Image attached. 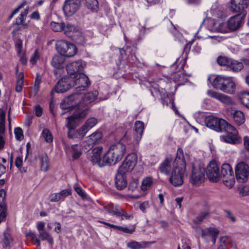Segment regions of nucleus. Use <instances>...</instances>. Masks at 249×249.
I'll list each match as a JSON object with an SVG mask.
<instances>
[{
    "instance_id": "nucleus-1",
    "label": "nucleus",
    "mask_w": 249,
    "mask_h": 249,
    "mask_svg": "<svg viewBox=\"0 0 249 249\" xmlns=\"http://www.w3.org/2000/svg\"><path fill=\"white\" fill-rule=\"evenodd\" d=\"M206 126L216 131L224 130L227 134L220 137L221 140L227 143L236 144L241 142V138L238 135L237 130L226 121L213 116H209L205 119Z\"/></svg>"
},
{
    "instance_id": "nucleus-2",
    "label": "nucleus",
    "mask_w": 249,
    "mask_h": 249,
    "mask_svg": "<svg viewBox=\"0 0 249 249\" xmlns=\"http://www.w3.org/2000/svg\"><path fill=\"white\" fill-rule=\"evenodd\" d=\"M177 166L173 169L169 178L170 182L175 186H179L183 183V177L186 171V161L182 149L178 148L177 152L175 162Z\"/></svg>"
},
{
    "instance_id": "nucleus-3",
    "label": "nucleus",
    "mask_w": 249,
    "mask_h": 249,
    "mask_svg": "<svg viewBox=\"0 0 249 249\" xmlns=\"http://www.w3.org/2000/svg\"><path fill=\"white\" fill-rule=\"evenodd\" d=\"M55 48L60 54L65 57H72L77 52V48L73 43L65 40L57 41L55 43Z\"/></svg>"
},
{
    "instance_id": "nucleus-4",
    "label": "nucleus",
    "mask_w": 249,
    "mask_h": 249,
    "mask_svg": "<svg viewBox=\"0 0 249 249\" xmlns=\"http://www.w3.org/2000/svg\"><path fill=\"white\" fill-rule=\"evenodd\" d=\"M82 94L74 93L64 98L60 105L61 108L64 110H71L75 107L82 106Z\"/></svg>"
},
{
    "instance_id": "nucleus-5",
    "label": "nucleus",
    "mask_w": 249,
    "mask_h": 249,
    "mask_svg": "<svg viewBox=\"0 0 249 249\" xmlns=\"http://www.w3.org/2000/svg\"><path fill=\"white\" fill-rule=\"evenodd\" d=\"M222 178L224 183L229 188L233 186L235 183L232 168L229 163H224L221 166L220 178Z\"/></svg>"
},
{
    "instance_id": "nucleus-6",
    "label": "nucleus",
    "mask_w": 249,
    "mask_h": 249,
    "mask_svg": "<svg viewBox=\"0 0 249 249\" xmlns=\"http://www.w3.org/2000/svg\"><path fill=\"white\" fill-rule=\"evenodd\" d=\"M137 162V156L134 153L128 154L118 170L123 174L132 171Z\"/></svg>"
},
{
    "instance_id": "nucleus-7",
    "label": "nucleus",
    "mask_w": 249,
    "mask_h": 249,
    "mask_svg": "<svg viewBox=\"0 0 249 249\" xmlns=\"http://www.w3.org/2000/svg\"><path fill=\"white\" fill-rule=\"evenodd\" d=\"M235 173L238 181L246 182L249 176V166L244 161L239 162L235 167Z\"/></svg>"
},
{
    "instance_id": "nucleus-8",
    "label": "nucleus",
    "mask_w": 249,
    "mask_h": 249,
    "mask_svg": "<svg viewBox=\"0 0 249 249\" xmlns=\"http://www.w3.org/2000/svg\"><path fill=\"white\" fill-rule=\"evenodd\" d=\"M72 78V83L73 87L75 86L78 90H84L90 84L88 77L83 72H79Z\"/></svg>"
},
{
    "instance_id": "nucleus-9",
    "label": "nucleus",
    "mask_w": 249,
    "mask_h": 249,
    "mask_svg": "<svg viewBox=\"0 0 249 249\" xmlns=\"http://www.w3.org/2000/svg\"><path fill=\"white\" fill-rule=\"evenodd\" d=\"M206 175L209 180L213 182H217L220 178L219 166L215 160L211 161L206 170Z\"/></svg>"
},
{
    "instance_id": "nucleus-10",
    "label": "nucleus",
    "mask_w": 249,
    "mask_h": 249,
    "mask_svg": "<svg viewBox=\"0 0 249 249\" xmlns=\"http://www.w3.org/2000/svg\"><path fill=\"white\" fill-rule=\"evenodd\" d=\"M72 78L69 76L63 77L59 80L55 86L53 91L57 93H64L73 87L72 83Z\"/></svg>"
},
{
    "instance_id": "nucleus-11",
    "label": "nucleus",
    "mask_w": 249,
    "mask_h": 249,
    "mask_svg": "<svg viewBox=\"0 0 249 249\" xmlns=\"http://www.w3.org/2000/svg\"><path fill=\"white\" fill-rule=\"evenodd\" d=\"M85 63L81 60H79L68 64L66 66V70L70 77H74L79 72H82Z\"/></svg>"
},
{
    "instance_id": "nucleus-12",
    "label": "nucleus",
    "mask_w": 249,
    "mask_h": 249,
    "mask_svg": "<svg viewBox=\"0 0 249 249\" xmlns=\"http://www.w3.org/2000/svg\"><path fill=\"white\" fill-rule=\"evenodd\" d=\"M81 0H65L63 10L67 16L73 15L80 8Z\"/></svg>"
},
{
    "instance_id": "nucleus-13",
    "label": "nucleus",
    "mask_w": 249,
    "mask_h": 249,
    "mask_svg": "<svg viewBox=\"0 0 249 249\" xmlns=\"http://www.w3.org/2000/svg\"><path fill=\"white\" fill-rule=\"evenodd\" d=\"M108 150L115 159V162L117 163L122 160L125 154L126 146L123 143L118 142L111 145Z\"/></svg>"
},
{
    "instance_id": "nucleus-14",
    "label": "nucleus",
    "mask_w": 249,
    "mask_h": 249,
    "mask_svg": "<svg viewBox=\"0 0 249 249\" xmlns=\"http://www.w3.org/2000/svg\"><path fill=\"white\" fill-rule=\"evenodd\" d=\"M249 4V0H231L230 10L233 13L238 14H245L246 16L247 12L245 10Z\"/></svg>"
},
{
    "instance_id": "nucleus-15",
    "label": "nucleus",
    "mask_w": 249,
    "mask_h": 249,
    "mask_svg": "<svg viewBox=\"0 0 249 249\" xmlns=\"http://www.w3.org/2000/svg\"><path fill=\"white\" fill-rule=\"evenodd\" d=\"M204 178V169L199 167L192 166V173L190 176V181L194 185H199Z\"/></svg>"
},
{
    "instance_id": "nucleus-16",
    "label": "nucleus",
    "mask_w": 249,
    "mask_h": 249,
    "mask_svg": "<svg viewBox=\"0 0 249 249\" xmlns=\"http://www.w3.org/2000/svg\"><path fill=\"white\" fill-rule=\"evenodd\" d=\"M103 134L99 131H96L86 138L83 142V146L86 150L91 149L94 145L99 143L102 138Z\"/></svg>"
},
{
    "instance_id": "nucleus-17",
    "label": "nucleus",
    "mask_w": 249,
    "mask_h": 249,
    "mask_svg": "<svg viewBox=\"0 0 249 249\" xmlns=\"http://www.w3.org/2000/svg\"><path fill=\"white\" fill-rule=\"evenodd\" d=\"M36 228L38 232V236L42 241H47L50 245L53 243V239L49 232L45 229V223L38 222L36 224Z\"/></svg>"
},
{
    "instance_id": "nucleus-18",
    "label": "nucleus",
    "mask_w": 249,
    "mask_h": 249,
    "mask_svg": "<svg viewBox=\"0 0 249 249\" xmlns=\"http://www.w3.org/2000/svg\"><path fill=\"white\" fill-rule=\"evenodd\" d=\"M245 14H238L231 17L228 21L227 26L229 29L235 31L239 28L243 24Z\"/></svg>"
},
{
    "instance_id": "nucleus-19",
    "label": "nucleus",
    "mask_w": 249,
    "mask_h": 249,
    "mask_svg": "<svg viewBox=\"0 0 249 249\" xmlns=\"http://www.w3.org/2000/svg\"><path fill=\"white\" fill-rule=\"evenodd\" d=\"M62 143L65 151L68 156H71L74 160L77 159L80 157L82 151L80 146L78 144H73L70 146L64 141H62Z\"/></svg>"
},
{
    "instance_id": "nucleus-20",
    "label": "nucleus",
    "mask_w": 249,
    "mask_h": 249,
    "mask_svg": "<svg viewBox=\"0 0 249 249\" xmlns=\"http://www.w3.org/2000/svg\"><path fill=\"white\" fill-rule=\"evenodd\" d=\"M177 166V162H175V159L173 160V159L170 156H167L164 161L161 164L160 167V171L166 175H168L171 168Z\"/></svg>"
},
{
    "instance_id": "nucleus-21",
    "label": "nucleus",
    "mask_w": 249,
    "mask_h": 249,
    "mask_svg": "<svg viewBox=\"0 0 249 249\" xmlns=\"http://www.w3.org/2000/svg\"><path fill=\"white\" fill-rule=\"evenodd\" d=\"M207 94L210 97L215 99L223 104L230 105L232 103V100L229 96L221 93L209 90L207 91Z\"/></svg>"
},
{
    "instance_id": "nucleus-22",
    "label": "nucleus",
    "mask_w": 249,
    "mask_h": 249,
    "mask_svg": "<svg viewBox=\"0 0 249 249\" xmlns=\"http://www.w3.org/2000/svg\"><path fill=\"white\" fill-rule=\"evenodd\" d=\"M5 130V112L0 109V149L3 148L5 143L3 135Z\"/></svg>"
},
{
    "instance_id": "nucleus-23",
    "label": "nucleus",
    "mask_w": 249,
    "mask_h": 249,
    "mask_svg": "<svg viewBox=\"0 0 249 249\" xmlns=\"http://www.w3.org/2000/svg\"><path fill=\"white\" fill-rule=\"evenodd\" d=\"M6 192L4 189L0 190V211H1L0 213V223L1 221H3L6 217Z\"/></svg>"
},
{
    "instance_id": "nucleus-24",
    "label": "nucleus",
    "mask_w": 249,
    "mask_h": 249,
    "mask_svg": "<svg viewBox=\"0 0 249 249\" xmlns=\"http://www.w3.org/2000/svg\"><path fill=\"white\" fill-rule=\"evenodd\" d=\"M199 231L201 233V237L205 239H207L208 237L212 238L218 236L219 233V231L217 229L213 227H209L204 229H200Z\"/></svg>"
},
{
    "instance_id": "nucleus-25",
    "label": "nucleus",
    "mask_w": 249,
    "mask_h": 249,
    "mask_svg": "<svg viewBox=\"0 0 249 249\" xmlns=\"http://www.w3.org/2000/svg\"><path fill=\"white\" fill-rule=\"evenodd\" d=\"M125 174H123L118 170L115 178V186L118 190L124 189L127 185V181L125 176Z\"/></svg>"
},
{
    "instance_id": "nucleus-26",
    "label": "nucleus",
    "mask_w": 249,
    "mask_h": 249,
    "mask_svg": "<svg viewBox=\"0 0 249 249\" xmlns=\"http://www.w3.org/2000/svg\"><path fill=\"white\" fill-rule=\"evenodd\" d=\"M82 106L89 107L88 105L94 102L98 96V91L94 90L92 92H88L84 95H82Z\"/></svg>"
},
{
    "instance_id": "nucleus-27",
    "label": "nucleus",
    "mask_w": 249,
    "mask_h": 249,
    "mask_svg": "<svg viewBox=\"0 0 249 249\" xmlns=\"http://www.w3.org/2000/svg\"><path fill=\"white\" fill-rule=\"evenodd\" d=\"M144 123L140 121H137L135 123L134 125V136L135 140L136 141L137 143L140 141L142 138L143 131L144 130Z\"/></svg>"
},
{
    "instance_id": "nucleus-28",
    "label": "nucleus",
    "mask_w": 249,
    "mask_h": 249,
    "mask_svg": "<svg viewBox=\"0 0 249 249\" xmlns=\"http://www.w3.org/2000/svg\"><path fill=\"white\" fill-rule=\"evenodd\" d=\"M102 150L103 148L100 146L97 147L92 150L90 160L93 164H97L99 166L100 162L102 161V158L100 157V155Z\"/></svg>"
},
{
    "instance_id": "nucleus-29",
    "label": "nucleus",
    "mask_w": 249,
    "mask_h": 249,
    "mask_svg": "<svg viewBox=\"0 0 249 249\" xmlns=\"http://www.w3.org/2000/svg\"><path fill=\"white\" fill-rule=\"evenodd\" d=\"M89 109V107H85L84 106L78 107L72 115L79 121H81L87 115Z\"/></svg>"
},
{
    "instance_id": "nucleus-30",
    "label": "nucleus",
    "mask_w": 249,
    "mask_h": 249,
    "mask_svg": "<svg viewBox=\"0 0 249 249\" xmlns=\"http://www.w3.org/2000/svg\"><path fill=\"white\" fill-rule=\"evenodd\" d=\"M115 159L111 155L110 152L108 150L105 155L102 158V161L99 163V166L102 167L106 165L107 164H115L116 163L115 162Z\"/></svg>"
},
{
    "instance_id": "nucleus-31",
    "label": "nucleus",
    "mask_w": 249,
    "mask_h": 249,
    "mask_svg": "<svg viewBox=\"0 0 249 249\" xmlns=\"http://www.w3.org/2000/svg\"><path fill=\"white\" fill-rule=\"evenodd\" d=\"M65 62L64 56L59 54L54 55L51 61V65L55 68L60 69Z\"/></svg>"
},
{
    "instance_id": "nucleus-32",
    "label": "nucleus",
    "mask_w": 249,
    "mask_h": 249,
    "mask_svg": "<svg viewBox=\"0 0 249 249\" xmlns=\"http://www.w3.org/2000/svg\"><path fill=\"white\" fill-rule=\"evenodd\" d=\"M234 83L229 78L221 87L220 90L228 93H232L234 92Z\"/></svg>"
},
{
    "instance_id": "nucleus-33",
    "label": "nucleus",
    "mask_w": 249,
    "mask_h": 249,
    "mask_svg": "<svg viewBox=\"0 0 249 249\" xmlns=\"http://www.w3.org/2000/svg\"><path fill=\"white\" fill-rule=\"evenodd\" d=\"M80 122V121L71 115L66 118V126L68 129H74Z\"/></svg>"
},
{
    "instance_id": "nucleus-34",
    "label": "nucleus",
    "mask_w": 249,
    "mask_h": 249,
    "mask_svg": "<svg viewBox=\"0 0 249 249\" xmlns=\"http://www.w3.org/2000/svg\"><path fill=\"white\" fill-rule=\"evenodd\" d=\"M232 117L234 121L238 125H241L245 122L244 114L240 110L234 111L232 113Z\"/></svg>"
},
{
    "instance_id": "nucleus-35",
    "label": "nucleus",
    "mask_w": 249,
    "mask_h": 249,
    "mask_svg": "<svg viewBox=\"0 0 249 249\" xmlns=\"http://www.w3.org/2000/svg\"><path fill=\"white\" fill-rule=\"evenodd\" d=\"M229 77H226L222 76H216L213 82L212 85L213 88L221 90V87L224 85L225 82L228 80Z\"/></svg>"
},
{
    "instance_id": "nucleus-36",
    "label": "nucleus",
    "mask_w": 249,
    "mask_h": 249,
    "mask_svg": "<svg viewBox=\"0 0 249 249\" xmlns=\"http://www.w3.org/2000/svg\"><path fill=\"white\" fill-rule=\"evenodd\" d=\"M78 31V28L74 25L67 23H64L63 31L64 34L67 36H71L72 34Z\"/></svg>"
},
{
    "instance_id": "nucleus-37",
    "label": "nucleus",
    "mask_w": 249,
    "mask_h": 249,
    "mask_svg": "<svg viewBox=\"0 0 249 249\" xmlns=\"http://www.w3.org/2000/svg\"><path fill=\"white\" fill-rule=\"evenodd\" d=\"M29 8H26L23 11L21 12L19 16L16 19V24L18 25H23L24 26H27V24H24L23 22L26 19L29 13Z\"/></svg>"
},
{
    "instance_id": "nucleus-38",
    "label": "nucleus",
    "mask_w": 249,
    "mask_h": 249,
    "mask_svg": "<svg viewBox=\"0 0 249 249\" xmlns=\"http://www.w3.org/2000/svg\"><path fill=\"white\" fill-rule=\"evenodd\" d=\"M41 170L45 172L49 168V160L47 154H44L41 155L40 157Z\"/></svg>"
},
{
    "instance_id": "nucleus-39",
    "label": "nucleus",
    "mask_w": 249,
    "mask_h": 249,
    "mask_svg": "<svg viewBox=\"0 0 249 249\" xmlns=\"http://www.w3.org/2000/svg\"><path fill=\"white\" fill-rule=\"evenodd\" d=\"M104 209L107 213L118 217L120 207L118 205L111 204L104 207Z\"/></svg>"
},
{
    "instance_id": "nucleus-40",
    "label": "nucleus",
    "mask_w": 249,
    "mask_h": 249,
    "mask_svg": "<svg viewBox=\"0 0 249 249\" xmlns=\"http://www.w3.org/2000/svg\"><path fill=\"white\" fill-rule=\"evenodd\" d=\"M229 68L234 72L241 71L243 68V64L242 62L231 59Z\"/></svg>"
},
{
    "instance_id": "nucleus-41",
    "label": "nucleus",
    "mask_w": 249,
    "mask_h": 249,
    "mask_svg": "<svg viewBox=\"0 0 249 249\" xmlns=\"http://www.w3.org/2000/svg\"><path fill=\"white\" fill-rule=\"evenodd\" d=\"M147 243L145 242L132 241L127 244V247L131 249H141L145 248Z\"/></svg>"
},
{
    "instance_id": "nucleus-42",
    "label": "nucleus",
    "mask_w": 249,
    "mask_h": 249,
    "mask_svg": "<svg viewBox=\"0 0 249 249\" xmlns=\"http://www.w3.org/2000/svg\"><path fill=\"white\" fill-rule=\"evenodd\" d=\"M41 77L38 74H37L36 77L35 81V85L34 87H33L31 89V94H33L34 96H36L39 90V85L41 83Z\"/></svg>"
},
{
    "instance_id": "nucleus-43",
    "label": "nucleus",
    "mask_w": 249,
    "mask_h": 249,
    "mask_svg": "<svg viewBox=\"0 0 249 249\" xmlns=\"http://www.w3.org/2000/svg\"><path fill=\"white\" fill-rule=\"evenodd\" d=\"M23 80L24 74L22 72H20L18 77L17 81V84L16 87V90L18 92H20L22 91L23 86Z\"/></svg>"
},
{
    "instance_id": "nucleus-44",
    "label": "nucleus",
    "mask_w": 249,
    "mask_h": 249,
    "mask_svg": "<svg viewBox=\"0 0 249 249\" xmlns=\"http://www.w3.org/2000/svg\"><path fill=\"white\" fill-rule=\"evenodd\" d=\"M239 99L241 103L247 108H249V92L245 91L241 93Z\"/></svg>"
},
{
    "instance_id": "nucleus-45",
    "label": "nucleus",
    "mask_w": 249,
    "mask_h": 249,
    "mask_svg": "<svg viewBox=\"0 0 249 249\" xmlns=\"http://www.w3.org/2000/svg\"><path fill=\"white\" fill-rule=\"evenodd\" d=\"M213 27L211 29L212 31L216 32H222L225 31V24L223 22L213 21Z\"/></svg>"
},
{
    "instance_id": "nucleus-46",
    "label": "nucleus",
    "mask_w": 249,
    "mask_h": 249,
    "mask_svg": "<svg viewBox=\"0 0 249 249\" xmlns=\"http://www.w3.org/2000/svg\"><path fill=\"white\" fill-rule=\"evenodd\" d=\"M153 183V179L151 177H146L144 178L142 182L141 186V189L142 191H145L147 190L148 188L150 187Z\"/></svg>"
},
{
    "instance_id": "nucleus-47",
    "label": "nucleus",
    "mask_w": 249,
    "mask_h": 249,
    "mask_svg": "<svg viewBox=\"0 0 249 249\" xmlns=\"http://www.w3.org/2000/svg\"><path fill=\"white\" fill-rule=\"evenodd\" d=\"M87 7L92 11L96 10L98 7L97 0H85Z\"/></svg>"
},
{
    "instance_id": "nucleus-48",
    "label": "nucleus",
    "mask_w": 249,
    "mask_h": 249,
    "mask_svg": "<svg viewBox=\"0 0 249 249\" xmlns=\"http://www.w3.org/2000/svg\"><path fill=\"white\" fill-rule=\"evenodd\" d=\"M42 136L47 142H53V137L50 130L47 128L44 129L42 132Z\"/></svg>"
},
{
    "instance_id": "nucleus-49",
    "label": "nucleus",
    "mask_w": 249,
    "mask_h": 249,
    "mask_svg": "<svg viewBox=\"0 0 249 249\" xmlns=\"http://www.w3.org/2000/svg\"><path fill=\"white\" fill-rule=\"evenodd\" d=\"M27 238L31 240V241L37 246L40 245V241L39 239L36 237V235L32 231H29L26 233Z\"/></svg>"
},
{
    "instance_id": "nucleus-50",
    "label": "nucleus",
    "mask_w": 249,
    "mask_h": 249,
    "mask_svg": "<svg viewBox=\"0 0 249 249\" xmlns=\"http://www.w3.org/2000/svg\"><path fill=\"white\" fill-rule=\"evenodd\" d=\"M64 22H56L52 21L50 24L51 29L54 32H61L63 31Z\"/></svg>"
},
{
    "instance_id": "nucleus-51",
    "label": "nucleus",
    "mask_w": 249,
    "mask_h": 249,
    "mask_svg": "<svg viewBox=\"0 0 249 249\" xmlns=\"http://www.w3.org/2000/svg\"><path fill=\"white\" fill-rule=\"evenodd\" d=\"M231 58H229L225 56H219L217 59V62L219 65L229 67Z\"/></svg>"
},
{
    "instance_id": "nucleus-52",
    "label": "nucleus",
    "mask_w": 249,
    "mask_h": 249,
    "mask_svg": "<svg viewBox=\"0 0 249 249\" xmlns=\"http://www.w3.org/2000/svg\"><path fill=\"white\" fill-rule=\"evenodd\" d=\"M97 121V120L93 117L90 118L88 119L84 124L85 127L89 130L91 128L96 125Z\"/></svg>"
},
{
    "instance_id": "nucleus-53",
    "label": "nucleus",
    "mask_w": 249,
    "mask_h": 249,
    "mask_svg": "<svg viewBox=\"0 0 249 249\" xmlns=\"http://www.w3.org/2000/svg\"><path fill=\"white\" fill-rule=\"evenodd\" d=\"M89 131L88 129H87L84 125L79 129H77L79 140H82Z\"/></svg>"
},
{
    "instance_id": "nucleus-54",
    "label": "nucleus",
    "mask_w": 249,
    "mask_h": 249,
    "mask_svg": "<svg viewBox=\"0 0 249 249\" xmlns=\"http://www.w3.org/2000/svg\"><path fill=\"white\" fill-rule=\"evenodd\" d=\"M4 238L3 243L6 247L9 246L12 242L10 234L7 231H5L3 233Z\"/></svg>"
},
{
    "instance_id": "nucleus-55",
    "label": "nucleus",
    "mask_w": 249,
    "mask_h": 249,
    "mask_svg": "<svg viewBox=\"0 0 249 249\" xmlns=\"http://www.w3.org/2000/svg\"><path fill=\"white\" fill-rule=\"evenodd\" d=\"M14 133L15 137L17 140L21 141L23 138V133L22 129L20 127H18L15 128Z\"/></svg>"
},
{
    "instance_id": "nucleus-56",
    "label": "nucleus",
    "mask_w": 249,
    "mask_h": 249,
    "mask_svg": "<svg viewBox=\"0 0 249 249\" xmlns=\"http://www.w3.org/2000/svg\"><path fill=\"white\" fill-rule=\"evenodd\" d=\"M139 181L138 179H132L128 185V189L131 191H134L138 187Z\"/></svg>"
},
{
    "instance_id": "nucleus-57",
    "label": "nucleus",
    "mask_w": 249,
    "mask_h": 249,
    "mask_svg": "<svg viewBox=\"0 0 249 249\" xmlns=\"http://www.w3.org/2000/svg\"><path fill=\"white\" fill-rule=\"evenodd\" d=\"M74 129H68L67 132V136L69 139H79L78 135L77 132V130H74Z\"/></svg>"
},
{
    "instance_id": "nucleus-58",
    "label": "nucleus",
    "mask_w": 249,
    "mask_h": 249,
    "mask_svg": "<svg viewBox=\"0 0 249 249\" xmlns=\"http://www.w3.org/2000/svg\"><path fill=\"white\" fill-rule=\"evenodd\" d=\"M119 214L118 215V217H121V219L123 220L124 217L126 219H130L133 217L132 215H128L127 213L125 212L123 209L120 208Z\"/></svg>"
},
{
    "instance_id": "nucleus-59",
    "label": "nucleus",
    "mask_w": 249,
    "mask_h": 249,
    "mask_svg": "<svg viewBox=\"0 0 249 249\" xmlns=\"http://www.w3.org/2000/svg\"><path fill=\"white\" fill-rule=\"evenodd\" d=\"M49 198L51 202H57L62 200L59 193H52L49 196Z\"/></svg>"
},
{
    "instance_id": "nucleus-60",
    "label": "nucleus",
    "mask_w": 249,
    "mask_h": 249,
    "mask_svg": "<svg viewBox=\"0 0 249 249\" xmlns=\"http://www.w3.org/2000/svg\"><path fill=\"white\" fill-rule=\"evenodd\" d=\"M39 58V54L38 50L36 49L30 58V62L32 64H35Z\"/></svg>"
},
{
    "instance_id": "nucleus-61",
    "label": "nucleus",
    "mask_w": 249,
    "mask_h": 249,
    "mask_svg": "<svg viewBox=\"0 0 249 249\" xmlns=\"http://www.w3.org/2000/svg\"><path fill=\"white\" fill-rule=\"evenodd\" d=\"M208 215V213L206 212L200 213L195 219V222L196 224L201 223Z\"/></svg>"
},
{
    "instance_id": "nucleus-62",
    "label": "nucleus",
    "mask_w": 249,
    "mask_h": 249,
    "mask_svg": "<svg viewBox=\"0 0 249 249\" xmlns=\"http://www.w3.org/2000/svg\"><path fill=\"white\" fill-rule=\"evenodd\" d=\"M62 200H64V198L71 194V190L70 189H67L62 190L59 193Z\"/></svg>"
},
{
    "instance_id": "nucleus-63",
    "label": "nucleus",
    "mask_w": 249,
    "mask_h": 249,
    "mask_svg": "<svg viewBox=\"0 0 249 249\" xmlns=\"http://www.w3.org/2000/svg\"><path fill=\"white\" fill-rule=\"evenodd\" d=\"M15 47L16 48L18 53L20 54L21 52L22 48V42L21 39H18L16 41Z\"/></svg>"
},
{
    "instance_id": "nucleus-64",
    "label": "nucleus",
    "mask_w": 249,
    "mask_h": 249,
    "mask_svg": "<svg viewBox=\"0 0 249 249\" xmlns=\"http://www.w3.org/2000/svg\"><path fill=\"white\" fill-rule=\"evenodd\" d=\"M240 193L243 196L249 195V186H245L240 190Z\"/></svg>"
}]
</instances>
